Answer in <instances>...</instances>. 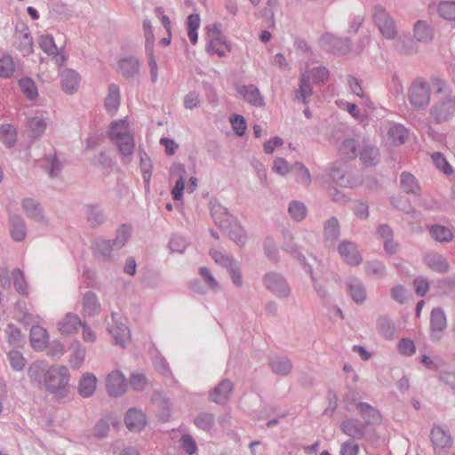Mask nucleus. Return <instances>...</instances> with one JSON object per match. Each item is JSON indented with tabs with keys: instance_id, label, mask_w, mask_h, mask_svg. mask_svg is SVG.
Wrapping results in <instances>:
<instances>
[{
	"instance_id": "obj_16",
	"label": "nucleus",
	"mask_w": 455,
	"mask_h": 455,
	"mask_svg": "<svg viewBox=\"0 0 455 455\" xmlns=\"http://www.w3.org/2000/svg\"><path fill=\"white\" fill-rule=\"evenodd\" d=\"M236 91L251 105L257 108H262L265 106L264 98L256 85H237Z\"/></svg>"
},
{
	"instance_id": "obj_45",
	"label": "nucleus",
	"mask_w": 455,
	"mask_h": 455,
	"mask_svg": "<svg viewBox=\"0 0 455 455\" xmlns=\"http://www.w3.org/2000/svg\"><path fill=\"white\" fill-rule=\"evenodd\" d=\"M27 125L30 130V137L33 139H37L40 137L45 131L46 123L44 119L41 116H33L28 119Z\"/></svg>"
},
{
	"instance_id": "obj_46",
	"label": "nucleus",
	"mask_w": 455,
	"mask_h": 455,
	"mask_svg": "<svg viewBox=\"0 0 455 455\" xmlns=\"http://www.w3.org/2000/svg\"><path fill=\"white\" fill-rule=\"evenodd\" d=\"M44 167L51 178L58 177L60 174L61 170H62V164L58 159L56 155L46 156L44 158Z\"/></svg>"
},
{
	"instance_id": "obj_51",
	"label": "nucleus",
	"mask_w": 455,
	"mask_h": 455,
	"mask_svg": "<svg viewBox=\"0 0 455 455\" xmlns=\"http://www.w3.org/2000/svg\"><path fill=\"white\" fill-rule=\"evenodd\" d=\"M209 254L218 265L227 268V270L238 263L232 256L223 254L217 250H210Z\"/></svg>"
},
{
	"instance_id": "obj_12",
	"label": "nucleus",
	"mask_w": 455,
	"mask_h": 455,
	"mask_svg": "<svg viewBox=\"0 0 455 455\" xmlns=\"http://www.w3.org/2000/svg\"><path fill=\"white\" fill-rule=\"evenodd\" d=\"M125 377L120 371H113L108 374L106 380V387L110 396L118 397L122 395L126 389Z\"/></svg>"
},
{
	"instance_id": "obj_41",
	"label": "nucleus",
	"mask_w": 455,
	"mask_h": 455,
	"mask_svg": "<svg viewBox=\"0 0 455 455\" xmlns=\"http://www.w3.org/2000/svg\"><path fill=\"white\" fill-rule=\"evenodd\" d=\"M46 331L38 325L32 326L30 330V343L36 349H42L46 342Z\"/></svg>"
},
{
	"instance_id": "obj_61",
	"label": "nucleus",
	"mask_w": 455,
	"mask_h": 455,
	"mask_svg": "<svg viewBox=\"0 0 455 455\" xmlns=\"http://www.w3.org/2000/svg\"><path fill=\"white\" fill-rule=\"evenodd\" d=\"M131 236V228L126 224H122L116 230V236L113 239L116 249H121Z\"/></svg>"
},
{
	"instance_id": "obj_52",
	"label": "nucleus",
	"mask_w": 455,
	"mask_h": 455,
	"mask_svg": "<svg viewBox=\"0 0 455 455\" xmlns=\"http://www.w3.org/2000/svg\"><path fill=\"white\" fill-rule=\"evenodd\" d=\"M305 272L310 275L314 290L317 296L322 299L326 298L328 296L327 288L323 283H320V277L315 273L313 267L307 266Z\"/></svg>"
},
{
	"instance_id": "obj_55",
	"label": "nucleus",
	"mask_w": 455,
	"mask_h": 455,
	"mask_svg": "<svg viewBox=\"0 0 455 455\" xmlns=\"http://www.w3.org/2000/svg\"><path fill=\"white\" fill-rule=\"evenodd\" d=\"M140 168L142 172V176L145 183V188L147 190L149 189V183L152 174V163L150 158L148 156L146 152H141V149L140 148Z\"/></svg>"
},
{
	"instance_id": "obj_49",
	"label": "nucleus",
	"mask_w": 455,
	"mask_h": 455,
	"mask_svg": "<svg viewBox=\"0 0 455 455\" xmlns=\"http://www.w3.org/2000/svg\"><path fill=\"white\" fill-rule=\"evenodd\" d=\"M364 269H365V273L368 275H370L375 279H381L387 274L385 265L381 261H378V260H371V261L366 262V264L364 266Z\"/></svg>"
},
{
	"instance_id": "obj_60",
	"label": "nucleus",
	"mask_w": 455,
	"mask_h": 455,
	"mask_svg": "<svg viewBox=\"0 0 455 455\" xmlns=\"http://www.w3.org/2000/svg\"><path fill=\"white\" fill-rule=\"evenodd\" d=\"M22 92L29 100H34L38 95L35 82L30 77H23L19 81Z\"/></svg>"
},
{
	"instance_id": "obj_39",
	"label": "nucleus",
	"mask_w": 455,
	"mask_h": 455,
	"mask_svg": "<svg viewBox=\"0 0 455 455\" xmlns=\"http://www.w3.org/2000/svg\"><path fill=\"white\" fill-rule=\"evenodd\" d=\"M0 140L7 148H12L17 142V131L10 124H3L0 128Z\"/></svg>"
},
{
	"instance_id": "obj_25",
	"label": "nucleus",
	"mask_w": 455,
	"mask_h": 455,
	"mask_svg": "<svg viewBox=\"0 0 455 455\" xmlns=\"http://www.w3.org/2000/svg\"><path fill=\"white\" fill-rule=\"evenodd\" d=\"M427 266L433 271L444 274L449 271V263L447 259L441 254L436 252L427 253L424 257Z\"/></svg>"
},
{
	"instance_id": "obj_24",
	"label": "nucleus",
	"mask_w": 455,
	"mask_h": 455,
	"mask_svg": "<svg viewBox=\"0 0 455 455\" xmlns=\"http://www.w3.org/2000/svg\"><path fill=\"white\" fill-rule=\"evenodd\" d=\"M61 88L68 93L73 94L77 91L79 86L80 76L77 72L72 69H65L60 74Z\"/></svg>"
},
{
	"instance_id": "obj_21",
	"label": "nucleus",
	"mask_w": 455,
	"mask_h": 455,
	"mask_svg": "<svg viewBox=\"0 0 455 455\" xmlns=\"http://www.w3.org/2000/svg\"><path fill=\"white\" fill-rule=\"evenodd\" d=\"M356 409L363 419L366 426L379 424L381 421L379 411L368 403L359 402L355 403Z\"/></svg>"
},
{
	"instance_id": "obj_56",
	"label": "nucleus",
	"mask_w": 455,
	"mask_h": 455,
	"mask_svg": "<svg viewBox=\"0 0 455 455\" xmlns=\"http://www.w3.org/2000/svg\"><path fill=\"white\" fill-rule=\"evenodd\" d=\"M388 138L395 145H402L405 142L408 132L404 126L395 124L388 130Z\"/></svg>"
},
{
	"instance_id": "obj_44",
	"label": "nucleus",
	"mask_w": 455,
	"mask_h": 455,
	"mask_svg": "<svg viewBox=\"0 0 455 455\" xmlns=\"http://www.w3.org/2000/svg\"><path fill=\"white\" fill-rule=\"evenodd\" d=\"M414 36L419 42L428 43L433 38L432 28L425 21L419 20L414 26Z\"/></svg>"
},
{
	"instance_id": "obj_38",
	"label": "nucleus",
	"mask_w": 455,
	"mask_h": 455,
	"mask_svg": "<svg viewBox=\"0 0 455 455\" xmlns=\"http://www.w3.org/2000/svg\"><path fill=\"white\" fill-rule=\"evenodd\" d=\"M93 249L96 253L101 256L104 259H111V252L116 249L112 240H106L103 238H97L93 243Z\"/></svg>"
},
{
	"instance_id": "obj_63",
	"label": "nucleus",
	"mask_w": 455,
	"mask_h": 455,
	"mask_svg": "<svg viewBox=\"0 0 455 455\" xmlns=\"http://www.w3.org/2000/svg\"><path fill=\"white\" fill-rule=\"evenodd\" d=\"M15 70L14 61L11 55H4L0 59V76L8 78Z\"/></svg>"
},
{
	"instance_id": "obj_28",
	"label": "nucleus",
	"mask_w": 455,
	"mask_h": 455,
	"mask_svg": "<svg viewBox=\"0 0 455 455\" xmlns=\"http://www.w3.org/2000/svg\"><path fill=\"white\" fill-rule=\"evenodd\" d=\"M82 325L79 316L76 314L68 313L58 323L59 331L65 335H70L77 331V327Z\"/></svg>"
},
{
	"instance_id": "obj_62",
	"label": "nucleus",
	"mask_w": 455,
	"mask_h": 455,
	"mask_svg": "<svg viewBox=\"0 0 455 455\" xmlns=\"http://www.w3.org/2000/svg\"><path fill=\"white\" fill-rule=\"evenodd\" d=\"M288 212L293 220L301 221L306 217L307 208L303 203L292 201L289 205Z\"/></svg>"
},
{
	"instance_id": "obj_34",
	"label": "nucleus",
	"mask_w": 455,
	"mask_h": 455,
	"mask_svg": "<svg viewBox=\"0 0 455 455\" xmlns=\"http://www.w3.org/2000/svg\"><path fill=\"white\" fill-rule=\"evenodd\" d=\"M120 104V92L118 85L111 84L108 86V94L105 100V108L110 114H115Z\"/></svg>"
},
{
	"instance_id": "obj_7",
	"label": "nucleus",
	"mask_w": 455,
	"mask_h": 455,
	"mask_svg": "<svg viewBox=\"0 0 455 455\" xmlns=\"http://www.w3.org/2000/svg\"><path fill=\"white\" fill-rule=\"evenodd\" d=\"M234 388L233 381L229 379H224L210 390L209 400L212 403L225 405L230 401Z\"/></svg>"
},
{
	"instance_id": "obj_31",
	"label": "nucleus",
	"mask_w": 455,
	"mask_h": 455,
	"mask_svg": "<svg viewBox=\"0 0 455 455\" xmlns=\"http://www.w3.org/2000/svg\"><path fill=\"white\" fill-rule=\"evenodd\" d=\"M447 326L446 315L441 307H435L430 314V329L432 332H442Z\"/></svg>"
},
{
	"instance_id": "obj_10",
	"label": "nucleus",
	"mask_w": 455,
	"mask_h": 455,
	"mask_svg": "<svg viewBox=\"0 0 455 455\" xmlns=\"http://www.w3.org/2000/svg\"><path fill=\"white\" fill-rule=\"evenodd\" d=\"M340 236V226L336 217L326 220L323 226V239L324 246L328 249H334L337 241Z\"/></svg>"
},
{
	"instance_id": "obj_33",
	"label": "nucleus",
	"mask_w": 455,
	"mask_h": 455,
	"mask_svg": "<svg viewBox=\"0 0 455 455\" xmlns=\"http://www.w3.org/2000/svg\"><path fill=\"white\" fill-rule=\"evenodd\" d=\"M111 140L116 145L120 154L124 157L132 155L135 148V141L132 133Z\"/></svg>"
},
{
	"instance_id": "obj_22",
	"label": "nucleus",
	"mask_w": 455,
	"mask_h": 455,
	"mask_svg": "<svg viewBox=\"0 0 455 455\" xmlns=\"http://www.w3.org/2000/svg\"><path fill=\"white\" fill-rule=\"evenodd\" d=\"M269 367L273 373L284 377L291 373L292 363L285 355H276L270 357Z\"/></svg>"
},
{
	"instance_id": "obj_15",
	"label": "nucleus",
	"mask_w": 455,
	"mask_h": 455,
	"mask_svg": "<svg viewBox=\"0 0 455 455\" xmlns=\"http://www.w3.org/2000/svg\"><path fill=\"white\" fill-rule=\"evenodd\" d=\"M367 426L363 421L349 418L342 421L340 430L353 439H363L366 434Z\"/></svg>"
},
{
	"instance_id": "obj_50",
	"label": "nucleus",
	"mask_w": 455,
	"mask_h": 455,
	"mask_svg": "<svg viewBox=\"0 0 455 455\" xmlns=\"http://www.w3.org/2000/svg\"><path fill=\"white\" fill-rule=\"evenodd\" d=\"M224 48L229 50L225 36L211 38L206 50L209 53H217L220 57H223L225 55Z\"/></svg>"
},
{
	"instance_id": "obj_37",
	"label": "nucleus",
	"mask_w": 455,
	"mask_h": 455,
	"mask_svg": "<svg viewBox=\"0 0 455 455\" xmlns=\"http://www.w3.org/2000/svg\"><path fill=\"white\" fill-rule=\"evenodd\" d=\"M283 250L295 259L301 265L304 271H306L307 266H312L307 261L306 257L300 251L299 245L293 241L285 242L283 245Z\"/></svg>"
},
{
	"instance_id": "obj_3",
	"label": "nucleus",
	"mask_w": 455,
	"mask_h": 455,
	"mask_svg": "<svg viewBox=\"0 0 455 455\" xmlns=\"http://www.w3.org/2000/svg\"><path fill=\"white\" fill-rule=\"evenodd\" d=\"M372 19L379 32L386 39H395L397 36V28L387 10L380 4L372 8Z\"/></svg>"
},
{
	"instance_id": "obj_8",
	"label": "nucleus",
	"mask_w": 455,
	"mask_h": 455,
	"mask_svg": "<svg viewBox=\"0 0 455 455\" xmlns=\"http://www.w3.org/2000/svg\"><path fill=\"white\" fill-rule=\"evenodd\" d=\"M337 251L342 260L349 266H359L363 262L357 245L350 240L341 241L337 246Z\"/></svg>"
},
{
	"instance_id": "obj_23",
	"label": "nucleus",
	"mask_w": 455,
	"mask_h": 455,
	"mask_svg": "<svg viewBox=\"0 0 455 455\" xmlns=\"http://www.w3.org/2000/svg\"><path fill=\"white\" fill-rule=\"evenodd\" d=\"M431 442L435 450H443L451 445V437L449 432L439 426H435L431 431Z\"/></svg>"
},
{
	"instance_id": "obj_32",
	"label": "nucleus",
	"mask_w": 455,
	"mask_h": 455,
	"mask_svg": "<svg viewBox=\"0 0 455 455\" xmlns=\"http://www.w3.org/2000/svg\"><path fill=\"white\" fill-rule=\"evenodd\" d=\"M313 94V89L310 80L306 75H302L299 79V89L295 91V100H299L303 104L308 103V98Z\"/></svg>"
},
{
	"instance_id": "obj_14",
	"label": "nucleus",
	"mask_w": 455,
	"mask_h": 455,
	"mask_svg": "<svg viewBox=\"0 0 455 455\" xmlns=\"http://www.w3.org/2000/svg\"><path fill=\"white\" fill-rule=\"evenodd\" d=\"M84 215L88 226L92 228L101 227L107 220L104 210L97 204H85Z\"/></svg>"
},
{
	"instance_id": "obj_1",
	"label": "nucleus",
	"mask_w": 455,
	"mask_h": 455,
	"mask_svg": "<svg viewBox=\"0 0 455 455\" xmlns=\"http://www.w3.org/2000/svg\"><path fill=\"white\" fill-rule=\"evenodd\" d=\"M69 371L67 366L53 365L44 373L45 389L55 397H65L68 393Z\"/></svg>"
},
{
	"instance_id": "obj_64",
	"label": "nucleus",
	"mask_w": 455,
	"mask_h": 455,
	"mask_svg": "<svg viewBox=\"0 0 455 455\" xmlns=\"http://www.w3.org/2000/svg\"><path fill=\"white\" fill-rule=\"evenodd\" d=\"M439 15L448 20H455V2L443 1L441 2L437 8Z\"/></svg>"
},
{
	"instance_id": "obj_54",
	"label": "nucleus",
	"mask_w": 455,
	"mask_h": 455,
	"mask_svg": "<svg viewBox=\"0 0 455 455\" xmlns=\"http://www.w3.org/2000/svg\"><path fill=\"white\" fill-rule=\"evenodd\" d=\"M8 337V342L14 347H22L25 343V338L21 331L13 324H9L5 330Z\"/></svg>"
},
{
	"instance_id": "obj_11",
	"label": "nucleus",
	"mask_w": 455,
	"mask_h": 455,
	"mask_svg": "<svg viewBox=\"0 0 455 455\" xmlns=\"http://www.w3.org/2000/svg\"><path fill=\"white\" fill-rule=\"evenodd\" d=\"M221 230H223L229 239L235 242L239 247L245 245L248 236L236 217L229 219L227 227L223 228Z\"/></svg>"
},
{
	"instance_id": "obj_9",
	"label": "nucleus",
	"mask_w": 455,
	"mask_h": 455,
	"mask_svg": "<svg viewBox=\"0 0 455 455\" xmlns=\"http://www.w3.org/2000/svg\"><path fill=\"white\" fill-rule=\"evenodd\" d=\"M14 44L22 53L29 55L33 52V39L28 27L25 23H18L15 27Z\"/></svg>"
},
{
	"instance_id": "obj_47",
	"label": "nucleus",
	"mask_w": 455,
	"mask_h": 455,
	"mask_svg": "<svg viewBox=\"0 0 455 455\" xmlns=\"http://www.w3.org/2000/svg\"><path fill=\"white\" fill-rule=\"evenodd\" d=\"M359 144L358 141L355 139H347L345 140L339 148V154L347 158V159H355L358 153H357V148Z\"/></svg>"
},
{
	"instance_id": "obj_17",
	"label": "nucleus",
	"mask_w": 455,
	"mask_h": 455,
	"mask_svg": "<svg viewBox=\"0 0 455 455\" xmlns=\"http://www.w3.org/2000/svg\"><path fill=\"white\" fill-rule=\"evenodd\" d=\"M10 235L15 242H21L27 236V226L24 219L15 213L9 214Z\"/></svg>"
},
{
	"instance_id": "obj_30",
	"label": "nucleus",
	"mask_w": 455,
	"mask_h": 455,
	"mask_svg": "<svg viewBox=\"0 0 455 455\" xmlns=\"http://www.w3.org/2000/svg\"><path fill=\"white\" fill-rule=\"evenodd\" d=\"M400 187L406 194L418 196L421 195V189L416 178L409 172H403L401 173Z\"/></svg>"
},
{
	"instance_id": "obj_36",
	"label": "nucleus",
	"mask_w": 455,
	"mask_h": 455,
	"mask_svg": "<svg viewBox=\"0 0 455 455\" xmlns=\"http://www.w3.org/2000/svg\"><path fill=\"white\" fill-rule=\"evenodd\" d=\"M395 48L400 53L411 55L417 52V43L408 36H400L395 43Z\"/></svg>"
},
{
	"instance_id": "obj_29",
	"label": "nucleus",
	"mask_w": 455,
	"mask_h": 455,
	"mask_svg": "<svg viewBox=\"0 0 455 455\" xmlns=\"http://www.w3.org/2000/svg\"><path fill=\"white\" fill-rule=\"evenodd\" d=\"M22 207L27 216L37 222L44 220L43 207L33 198H25L22 201Z\"/></svg>"
},
{
	"instance_id": "obj_4",
	"label": "nucleus",
	"mask_w": 455,
	"mask_h": 455,
	"mask_svg": "<svg viewBox=\"0 0 455 455\" xmlns=\"http://www.w3.org/2000/svg\"><path fill=\"white\" fill-rule=\"evenodd\" d=\"M319 47L337 55H346L352 50V42L348 37H338L331 33H324L318 40Z\"/></svg>"
},
{
	"instance_id": "obj_18",
	"label": "nucleus",
	"mask_w": 455,
	"mask_h": 455,
	"mask_svg": "<svg viewBox=\"0 0 455 455\" xmlns=\"http://www.w3.org/2000/svg\"><path fill=\"white\" fill-rule=\"evenodd\" d=\"M140 63L135 57L122 59L118 64L120 74L126 79L131 80L140 76Z\"/></svg>"
},
{
	"instance_id": "obj_26",
	"label": "nucleus",
	"mask_w": 455,
	"mask_h": 455,
	"mask_svg": "<svg viewBox=\"0 0 455 455\" xmlns=\"http://www.w3.org/2000/svg\"><path fill=\"white\" fill-rule=\"evenodd\" d=\"M96 384L95 375L90 372L83 374L78 382V394L84 398L92 396L95 392Z\"/></svg>"
},
{
	"instance_id": "obj_58",
	"label": "nucleus",
	"mask_w": 455,
	"mask_h": 455,
	"mask_svg": "<svg viewBox=\"0 0 455 455\" xmlns=\"http://www.w3.org/2000/svg\"><path fill=\"white\" fill-rule=\"evenodd\" d=\"M13 285L18 293L21 295L28 294V285L25 280L23 272L20 268L13 269L12 273Z\"/></svg>"
},
{
	"instance_id": "obj_57",
	"label": "nucleus",
	"mask_w": 455,
	"mask_h": 455,
	"mask_svg": "<svg viewBox=\"0 0 455 455\" xmlns=\"http://www.w3.org/2000/svg\"><path fill=\"white\" fill-rule=\"evenodd\" d=\"M200 15L198 13H192L188 17V36L192 44H196L197 42V29L200 26Z\"/></svg>"
},
{
	"instance_id": "obj_35",
	"label": "nucleus",
	"mask_w": 455,
	"mask_h": 455,
	"mask_svg": "<svg viewBox=\"0 0 455 455\" xmlns=\"http://www.w3.org/2000/svg\"><path fill=\"white\" fill-rule=\"evenodd\" d=\"M359 157L366 166L375 165L379 158V149L373 146L365 144L359 152Z\"/></svg>"
},
{
	"instance_id": "obj_6",
	"label": "nucleus",
	"mask_w": 455,
	"mask_h": 455,
	"mask_svg": "<svg viewBox=\"0 0 455 455\" xmlns=\"http://www.w3.org/2000/svg\"><path fill=\"white\" fill-rule=\"evenodd\" d=\"M455 114V97L445 98L430 108V116L436 124L449 120Z\"/></svg>"
},
{
	"instance_id": "obj_43",
	"label": "nucleus",
	"mask_w": 455,
	"mask_h": 455,
	"mask_svg": "<svg viewBox=\"0 0 455 455\" xmlns=\"http://www.w3.org/2000/svg\"><path fill=\"white\" fill-rule=\"evenodd\" d=\"M131 134L129 124L125 119H120L111 123L108 136L110 140Z\"/></svg>"
},
{
	"instance_id": "obj_27",
	"label": "nucleus",
	"mask_w": 455,
	"mask_h": 455,
	"mask_svg": "<svg viewBox=\"0 0 455 455\" xmlns=\"http://www.w3.org/2000/svg\"><path fill=\"white\" fill-rule=\"evenodd\" d=\"M210 205L211 215L215 224L218 225L220 229L227 227L229 219H233L235 217L228 212L227 208L218 203L211 202Z\"/></svg>"
},
{
	"instance_id": "obj_53",
	"label": "nucleus",
	"mask_w": 455,
	"mask_h": 455,
	"mask_svg": "<svg viewBox=\"0 0 455 455\" xmlns=\"http://www.w3.org/2000/svg\"><path fill=\"white\" fill-rule=\"evenodd\" d=\"M195 425L204 431L211 430L215 423V417L211 412H201L194 419Z\"/></svg>"
},
{
	"instance_id": "obj_48",
	"label": "nucleus",
	"mask_w": 455,
	"mask_h": 455,
	"mask_svg": "<svg viewBox=\"0 0 455 455\" xmlns=\"http://www.w3.org/2000/svg\"><path fill=\"white\" fill-rule=\"evenodd\" d=\"M84 311L90 315L99 313L100 303L98 302L97 296L92 291H87L83 297Z\"/></svg>"
},
{
	"instance_id": "obj_13",
	"label": "nucleus",
	"mask_w": 455,
	"mask_h": 455,
	"mask_svg": "<svg viewBox=\"0 0 455 455\" xmlns=\"http://www.w3.org/2000/svg\"><path fill=\"white\" fill-rule=\"evenodd\" d=\"M111 316L115 324L114 326H109L108 330L114 337L116 344L124 347L125 346V342L130 338V330L124 323H122L121 315L118 313H112Z\"/></svg>"
},
{
	"instance_id": "obj_5",
	"label": "nucleus",
	"mask_w": 455,
	"mask_h": 455,
	"mask_svg": "<svg viewBox=\"0 0 455 455\" xmlns=\"http://www.w3.org/2000/svg\"><path fill=\"white\" fill-rule=\"evenodd\" d=\"M431 89L427 82L416 79L409 89V101L416 109L426 108L430 101Z\"/></svg>"
},
{
	"instance_id": "obj_19",
	"label": "nucleus",
	"mask_w": 455,
	"mask_h": 455,
	"mask_svg": "<svg viewBox=\"0 0 455 455\" xmlns=\"http://www.w3.org/2000/svg\"><path fill=\"white\" fill-rule=\"evenodd\" d=\"M347 286L350 297L356 304L361 305L366 300V289L360 279L349 277L347 281Z\"/></svg>"
},
{
	"instance_id": "obj_40",
	"label": "nucleus",
	"mask_w": 455,
	"mask_h": 455,
	"mask_svg": "<svg viewBox=\"0 0 455 455\" xmlns=\"http://www.w3.org/2000/svg\"><path fill=\"white\" fill-rule=\"evenodd\" d=\"M429 233L433 239L440 243L450 242L453 237L451 229L440 224L432 225Z\"/></svg>"
},
{
	"instance_id": "obj_20",
	"label": "nucleus",
	"mask_w": 455,
	"mask_h": 455,
	"mask_svg": "<svg viewBox=\"0 0 455 455\" xmlns=\"http://www.w3.org/2000/svg\"><path fill=\"white\" fill-rule=\"evenodd\" d=\"M124 422L130 431L140 432L146 426V417L141 411L132 408L126 412Z\"/></svg>"
},
{
	"instance_id": "obj_59",
	"label": "nucleus",
	"mask_w": 455,
	"mask_h": 455,
	"mask_svg": "<svg viewBox=\"0 0 455 455\" xmlns=\"http://www.w3.org/2000/svg\"><path fill=\"white\" fill-rule=\"evenodd\" d=\"M306 76H308L309 80L312 79L316 84H325L329 78V70L323 66L315 67Z\"/></svg>"
},
{
	"instance_id": "obj_42",
	"label": "nucleus",
	"mask_w": 455,
	"mask_h": 455,
	"mask_svg": "<svg viewBox=\"0 0 455 455\" xmlns=\"http://www.w3.org/2000/svg\"><path fill=\"white\" fill-rule=\"evenodd\" d=\"M291 171L294 172L296 180L305 187L311 183V175L308 169L300 162H295L291 166Z\"/></svg>"
},
{
	"instance_id": "obj_2",
	"label": "nucleus",
	"mask_w": 455,
	"mask_h": 455,
	"mask_svg": "<svg viewBox=\"0 0 455 455\" xmlns=\"http://www.w3.org/2000/svg\"><path fill=\"white\" fill-rule=\"evenodd\" d=\"M264 287L279 299H287L291 294V289L286 277L276 271H269L262 277Z\"/></svg>"
}]
</instances>
